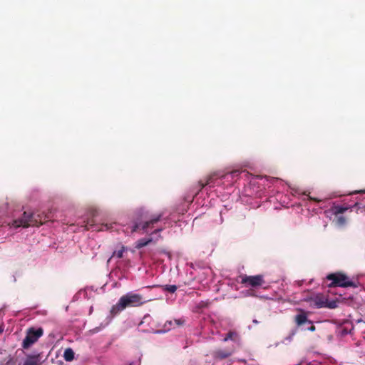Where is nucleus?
Wrapping results in <instances>:
<instances>
[{"instance_id": "1", "label": "nucleus", "mask_w": 365, "mask_h": 365, "mask_svg": "<svg viewBox=\"0 0 365 365\" xmlns=\"http://www.w3.org/2000/svg\"><path fill=\"white\" fill-rule=\"evenodd\" d=\"M152 299H145L142 294L128 292L123 295L118 302L110 309V314L115 316L128 307H138L150 302Z\"/></svg>"}, {"instance_id": "2", "label": "nucleus", "mask_w": 365, "mask_h": 365, "mask_svg": "<svg viewBox=\"0 0 365 365\" xmlns=\"http://www.w3.org/2000/svg\"><path fill=\"white\" fill-rule=\"evenodd\" d=\"M49 215L44 212H28L25 211L21 217L13 220L10 225L16 228L19 227H28L30 226L38 227L49 220Z\"/></svg>"}, {"instance_id": "3", "label": "nucleus", "mask_w": 365, "mask_h": 365, "mask_svg": "<svg viewBox=\"0 0 365 365\" xmlns=\"http://www.w3.org/2000/svg\"><path fill=\"white\" fill-rule=\"evenodd\" d=\"M163 213L149 214L148 211L143 210L140 211L139 216L136 222L131 228V233L143 230V232H148L149 228H153L163 217Z\"/></svg>"}, {"instance_id": "4", "label": "nucleus", "mask_w": 365, "mask_h": 365, "mask_svg": "<svg viewBox=\"0 0 365 365\" xmlns=\"http://www.w3.org/2000/svg\"><path fill=\"white\" fill-rule=\"evenodd\" d=\"M326 279L327 281H331V282L327 284L329 287H358V283L351 280L346 274L341 272L327 274Z\"/></svg>"}, {"instance_id": "5", "label": "nucleus", "mask_w": 365, "mask_h": 365, "mask_svg": "<svg viewBox=\"0 0 365 365\" xmlns=\"http://www.w3.org/2000/svg\"><path fill=\"white\" fill-rule=\"evenodd\" d=\"M43 334V329L41 327L38 329L34 327L29 328L26 331V336L22 341V347L25 349H29L35 344Z\"/></svg>"}, {"instance_id": "6", "label": "nucleus", "mask_w": 365, "mask_h": 365, "mask_svg": "<svg viewBox=\"0 0 365 365\" xmlns=\"http://www.w3.org/2000/svg\"><path fill=\"white\" fill-rule=\"evenodd\" d=\"M240 277L241 278L240 283L245 287H258L265 283L264 276L262 274L255 276L243 274L240 276Z\"/></svg>"}, {"instance_id": "7", "label": "nucleus", "mask_w": 365, "mask_h": 365, "mask_svg": "<svg viewBox=\"0 0 365 365\" xmlns=\"http://www.w3.org/2000/svg\"><path fill=\"white\" fill-rule=\"evenodd\" d=\"M327 298L323 294H311L309 300H312L310 307L315 308L325 307L327 305Z\"/></svg>"}, {"instance_id": "8", "label": "nucleus", "mask_w": 365, "mask_h": 365, "mask_svg": "<svg viewBox=\"0 0 365 365\" xmlns=\"http://www.w3.org/2000/svg\"><path fill=\"white\" fill-rule=\"evenodd\" d=\"M235 352L234 348L226 349H217L213 351L212 356L217 359H225L230 357Z\"/></svg>"}, {"instance_id": "9", "label": "nucleus", "mask_w": 365, "mask_h": 365, "mask_svg": "<svg viewBox=\"0 0 365 365\" xmlns=\"http://www.w3.org/2000/svg\"><path fill=\"white\" fill-rule=\"evenodd\" d=\"M217 178H224L225 175H220V172H214L210 174L207 177H206V180L205 182H202V180L199 181L200 190L204 188L206 185L213 183L215 179Z\"/></svg>"}, {"instance_id": "10", "label": "nucleus", "mask_w": 365, "mask_h": 365, "mask_svg": "<svg viewBox=\"0 0 365 365\" xmlns=\"http://www.w3.org/2000/svg\"><path fill=\"white\" fill-rule=\"evenodd\" d=\"M300 313L297 314L294 317V322L298 327L303 325L305 323L312 324V322L307 317V313L303 309H299Z\"/></svg>"}, {"instance_id": "11", "label": "nucleus", "mask_w": 365, "mask_h": 365, "mask_svg": "<svg viewBox=\"0 0 365 365\" xmlns=\"http://www.w3.org/2000/svg\"><path fill=\"white\" fill-rule=\"evenodd\" d=\"M41 356L40 354H30L26 357L23 365H41Z\"/></svg>"}, {"instance_id": "12", "label": "nucleus", "mask_w": 365, "mask_h": 365, "mask_svg": "<svg viewBox=\"0 0 365 365\" xmlns=\"http://www.w3.org/2000/svg\"><path fill=\"white\" fill-rule=\"evenodd\" d=\"M228 340L238 342L240 341V336L236 331H230L223 339L224 341H227Z\"/></svg>"}, {"instance_id": "13", "label": "nucleus", "mask_w": 365, "mask_h": 365, "mask_svg": "<svg viewBox=\"0 0 365 365\" xmlns=\"http://www.w3.org/2000/svg\"><path fill=\"white\" fill-rule=\"evenodd\" d=\"M152 241H153L152 238H148V239L142 238V239H140V240H138L135 242V247L136 249H138V250L141 249L142 247L149 245Z\"/></svg>"}, {"instance_id": "14", "label": "nucleus", "mask_w": 365, "mask_h": 365, "mask_svg": "<svg viewBox=\"0 0 365 365\" xmlns=\"http://www.w3.org/2000/svg\"><path fill=\"white\" fill-rule=\"evenodd\" d=\"M153 287H162L163 290L165 291H167L168 292H170V293H174L178 287L176 285H164V286H160V285H158V284H155V285H153V286H148L147 288H153Z\"/></svg>"}, {"instance_id": "15", "label": "nucleus", "mask_w": 365, "mask_h": 365, "mask_svg": "<svg viewBox=\"0 0 365 365\" xmlns=\"http://www.w3.org/2000/svg\"><path fill=\"white\" fill-rule=\"evenodd\" d=\"M349 209L348 207H344L341 205H335L332 207V212L336 216L339 215V214H342L344 212H346Z\"/></svg>"}, {"instance_id": "16", "label": "nucleus", "mask_w": 365, "mask_h": 365, "mask_svg": "<svg viewBox=\"0 0 365 365\" xmlns=\"http://www.w3.org/2000/svg\"><path fill=\"white\" fill-rule=\"evenodd\" d=\"M63 358L66 361H71L74 359V352L71 348H68L64 351Z\"/></svg>"}, {"instance_id": "17", "label": "nucleus", "mask_w": 365, "mask_h": 365, "mask_svg": "<svg viewBox=\"0 0 365 365\" xmlns=\"http://www.w3.org/2000/svg\"><path fill=\"white\" fill-rule=\"evenodd\" d=\"M125 249H126L125 247L122 246L120 250L113 252L111 257L109 259L108 261H110L111 259V258L114 257H116L119 259L122 258L123 257V252H125Z\"/></svg>"}, {"instance_id": "18", "label": "nucleus", "mask_w": 365, "mask_h": 365, "mask_svg": "<svg viewBox=\"0 0 365 365\" xmlns=\"http://www.w3.org/2000/svg\"><path fill=\"white\" fill-rule=\"evenodd\" d=\"M346 218L344 216H336V224L338 226H344L346 224Z\"/></svg>"}, {"instance_id": "19", "label": "nucleus", "mask_w": 365, "mask_h": 365, "mask_svg": "<svg viewBox=\"0 0 365 365\" xmlns=\"http://www.w3.org/2000/svg\"><path fill=\"white\" fill-rule=\"evenodd\" d=\"M296 332L295 331H292L287 336H286L282 342L285 344H287L288 343L291 342L293 339L294 336L295 335Z\"/></svg>"}, {"instance_id": "20", "label": "nucleus", "mask_w": 365, "mask_h": 365, "mask_svg": "<svg viewBox=\"0 0 365 365\" xmlns=\"http://www.w3.org/2000/svg\"><path fill=\"white\" fill-rule=\"evenodd\" d=\"M86 230H90L96 227V225L93 222V220H91L87 222L86 225H85Z\"/></svg>"}, {"instance_id": "21", "label": "nucleus", "mask_w": 365, "mask_h": 365, "mask_svg": "<svg viewBox=\"0 0 365 365\" xmlns=\"http://www.w3.org/2000/svg\"><path fill=\"white\" fill-rule=\"evenodd\" d=\"M111 229V226H109L108 224H102L101 225V227L98 229H96L98 231H103V230H108Z\"/></svg>"}, {"instance_id": "22", "label": "nucleus", "mask_w": 365, "mask_h": 365, "mask_svg": "<svg viewBox=\"0 0 365 365\" xmlns=\"http://www.w3.org/2000/svg\"><path fill=\"white\" fill-rule=\"evenodd\" d=\"M325 307H328L330 309H334L336 307V303L334 301H332L331 302H328V299H327V305Z\"/></svg>"}, {"instance_id": "23", "label": "nucleus", "mask_w": 365, "mask_h": 365, "mask_svg": "<svg viewBox=\"0 0 365 365\" xmlns=\"http://www.w3.org/2000/svg\"><path fill=\"white\" fill-rule=\"evenodd\" d=\"M185 319H174V323L177 325V326H182L185 324Z\"/></svg>"}, {"instance_id": "24", "label": "nucleus", "mask_w": 365, "mask_h": 365, "mask_svg": "<svg viewBox=\"0 0 365 365\" xmlns=\"http://www.w3.org/2000/svg\"><path fill=\"white\" fill-rule=\"evenodd\" d=\"M240 170H232V172L229 173V174H230L231 175L235 177V176H238L240 175Z\"/></svg>"}, {"instance_id": "25", "label": "nucleus", "mask_w": 365, "mask_h": 365, "mask_svg": "<svg viewBox=\"0 0 365 365\" xmlns=\"http://www.w3.org/2000/svg\"><path fill=\"white\" fill-rule=\"evenodd\" d=\"M309 299H310V294H309V295H307V297H305L303 299V300H304V302H309V304H310L311 303H312V300H309Z\"/></svg>"}, {"instance_id": "26", "label": "nucleus", "mask_w": 365, "mask_h": 365, "mask_svg": "<svg viewBox=\"0 0 365 365\" xmlns=\"http://www.w3.org/2000/svg\"><path fill=\"white\" fill-rule=\"evenodd\" d=\"M311 326L307 329L310 331H314L316 330V327L313 324H310Z\"/></svg>"}, {"instance_id": "27", "label": "nucleus", "mask_w": 365, "mask_h": 365, "mask_svg": "<svg viewBox=\"0 0 365 365\" xmlns=\"http://www.w3.org/2000/svg\"><path fill=\"white\" fill-rule=\"evenodd\" d=\"M163 230V228H158L153 232V234H157Z\"/></svg>"}, {"instance_id": "28", "label": "nucleus", "mask_w": 365, "mask_h": 365, "mask_svg": "<svg viewBox=\"0 0 365 365\" xmlns=\"http://www.w3.org/2000/svg\"><path fill=\"white\" fill-rule=\"evenodd\" d=\"M309 198H310L311 200H313V201H315V202H319L320 201V200H317L316 198L312 197H310Z\"/></svg>"}, {"instance_id": "29", "label": "nucleus", "mask_w": 365, "mask_h": 365, "mask_svg": "<svg viewBox=\"0 0 365 365\" xmlns=\"http://www.w3.org/2000/svg\"><path fill=\"white\" fill-rule=\"evenodd\" d=\"M3 331V329L0 328V334Z\"/></svg>"}, {"instance_id": "30", "label": "nucleus", "mask_w": 365, "mask_h": 365, "mask_svg": "<svg viewBox=\"0 0 365 365\" xmlns=\"http://www.w3.org/2000/svg\"><path fill=\"white\" fill-rule=\"evenodd\" d=\"M225 175V177L226 176V175H228V173H226V174H223Z\"/></svg>"}]
</instances>
